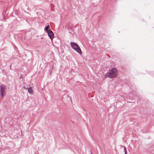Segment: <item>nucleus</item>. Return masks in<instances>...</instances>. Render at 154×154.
I'll use <instances>...</instances> for the list:
<instances>
[{
  "label": "nucleus",
  "instance_id": "423d86ee",
  "mask_svg": "<svg viewBox=\"0 0 154 154\" xmlns=\"http://www.w3.org/2000/svg\"><path fill=\"white\" fill-rule=\"evenodd\" d=\"M49 27V25H48V26H46L45 28V29H44L47 32H48V29Z\"/></svg>",
  "mask_w": 154,
  "mask_h": 154
},
{
  "label": "nucleus",
  "instance_id": "0eeeda50",
  "mask_svg": "<svg viewBox=\"0 0 154 154\" xmlns=\"http://www.w3.org/2000/svg\"><path fill=\"white\" fill-rule=\"evenodd\" d=\"M124 152H125V154H126V148L125 147H124Z\"/></svg>",
  "mask_w": 154,
  "mask_h": 154
},
{
  "label": "nucleus",
  "instance_id": "7ed1b4c3",
  "mask_svg": "<svg viewBox=\"0 0 154 154\" xmlns=\"http://www.w3.org/2000/svg\"><path fill=\"white\" fill-rule=\"evenodd\" d=\"M6 88V86L4 85H2L0 86V93L1 97L3 98L5 91Z\"/></svg>",
  "mask_w": 154,
  "mask_h": 154
},
{
  "label": "nucleus",
  "instance_id": "39448f33",
  "mask_svg": "<svg viewBox=\"0 0 154 154\" xmlns=\"http://www.w3.org/2000/svg\"><path fill=\"white\" fill-rule=\"evenodd\" d=\"M27 89L28 90V92L30 94H32L33 92V90L32 89V88L30 87H27Z\"/></svg>",
  "mask_w": 154,
  "mask_h": 154
},
{
  "label": "nucleus",
  "instance_id": "f03ea898",
  "mask_svg": "<svg viewBox=\"0 0 154 154\" xmlns=\"http://www.w3.org/2000/svg\"><path fill=\"white\" fill-rule=\"evenodd\" d=\"M70 44L72 48L75 51L81 54L82 53L80 48L77 43L75 42H71Z\"/></svg>",
  "mask_w": 154,
  "mask_h": 154
},
{
  "label": "nucleus",
  "instance_id": "f257e3e1",
  "mask_svg": "<svg viewBox=\"0 0 154 154\" xmlns=\"http://www.w3.org/2000/svg\"><path fill=\"white\" fill-rule=\"evenodd\" d=\"M117 75V71L115 68H113L110 70V72L107 73L105 78H115Z\"/></svg>",
  "mask_w": 154,
  "mask_h": 154
},
{
  "label": "nucleus",
  "instance_id": "6e6552de",
  "mask_svg": "<svg viewBox=\"0 0 154 154\" xmlns=\"http://www.w3.org/2000/svg\"><path fill=\"white\" fill-rule=\"evenodd\" d=\"M23 88H25V87H23Z\"/></svg>",
  "mask_w": 154,
  "mask_h": 154
},
{
  "label": "nucleus",
  "instance_id": "20e7f679",
  "mask_svg": "<svg viewBox=\"0 0 154 154\" xmlns=\"http://www.w3.org/2000/svg\"><path fill=\"white\" fill-rule=\"evenodd\" d=\"M48 36L51 39H52L54 37V34L51 30L48 31Z\"/></svg>",
  "mask_w": 154,
  "mask_h": 154
},
{
  "label": "nucleus",
  "instance_id": "1a4fd4ad",
  "mask_svg": "<svg viewBox=\"0 0 154 154\" xmlns=\"http://www.w3.org/2000/svg\"><path fill=\"white\" fill-rule=\"evenodd\" d=\"M91 154H92V153H91Z\"/></svg>",
  "mask_w": 154,
  "mask_h": 154
}]
</instances>
